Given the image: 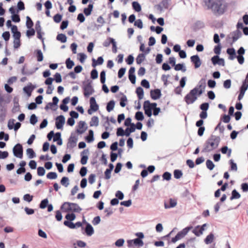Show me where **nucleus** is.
Segmentation results:
<instances>
[{
	"instance_id": "f257e3e1",
	"label": "nucleus",
	"mask_w": 248,
	"mask_h": 248,
	"mask_svg": "<svg viewBox=\"0 0 248 248\" xmlns=\"http://www.w3.org/2000/svg\"><path fill=\"white\" fill-rule=\"evenodd\" d=\"M208 9H210L215 15H221L224 13L227 4L224 0H203Z\"/></svg>"
},
{
	"instance_id": "f03ea898",
	"label": "nucleus",
	"mask_w": 248,
	"mask_h": 248,
	"mask_svg": "<svg viewBox=\"0 0 248 248\" xmlns=\"http://www.w3.org/2000/svg\"><path fill=\"white\" fill-rule=\"evenodd\" d=\"M220 138L218 136L212 135L205 142L203 152H210L216 149L219 143Z\"/></svg>"
},
{
	"instance_id": "7ed1b4c3",
	"label": "nucleus",
	"mask_w": 248,
	"mask_h": 248,
	"mask_svg": "<svg viewBox=\"0 0 248 248\" xmlns=\"http://www.w3.org/2000/svg\"><path fill=\"white\" fill-rule=\"evenodd\" d=\"M197 96H198V93L196 92V90L192 89L186 95L184 99L187 104H191L197 99Z\"/></svg>"
},
{
	"instance_id": "20e7f679",
	"label": "nucleus",
	"mask_w": 248,
	"mask_h": 248,
	"mask_svg": "<svg viewBox=\"0 0 248 248\" xmlns=\"http://www.w3.org/2000/svg\"><path fill=\"white\" fill-rule=\"evenodd\" d=\"M206 87V80L204 78H202L198 82V85L193 89H196L198 93V96L201 95L204 92Z\"/></svg>"
},
{
	"instance_id": "39448f33",
	"label": "nucleus",
	"mask_w": 248,
	"mask_h": 248,
	"mask_svg": "<svg viewBox=\"0 0 248 248\" xmlns=\"http://www.w3.org/2000/svg\"><path fill=\"white\" fill-rule=\"evenodd\" d=\"M83 84L84 95L85 97H88L93 93L94 90L91 83L89 82L87 83L86 82H84L83 83Z\"/></svg>"
},
{
	"instance_id": "423d86ee",
	"label": "nucleus",
	"mask_w": 248,
	"mask_h": 248,
	"mask_svg": "<svg viewBox=\"0 0 248 248\" xmlns=\"http://www.w3.org/2000/svg\"><path fill=\"white\" fill-rule=\"evenodd\" d=\"M14 155L19 158L23 157V147L21 144H16L13 149Z\"/></svg>"
},
{
	"instance_id": "0eeeda50",
	"label": "nucleus",
	"mask_w": 248,
	"mask_h": 248,
	"mask_svg": "<svg viewBox=\"0 0 248 248\" xmlns=\"http://www.w3.org/2000/svg\"><path fill=\"white\" fill-rule=\"evenodd\" d=\"M78 140V138L76 135L74 133H72L68 139V141L67 144V148L72 149L76 147L77 145Z\"/></svg>"
},
{
	"instance_id": "6e6552de",
	"label": "nucleus",
	"mask_w": 248,
	"mask_h": 248,
	"mask_svg": "<svg viewBox=\"0 0 248 248\" xmlns=\"http://www.w3.org/2000/svg\"><path fill=\"white\" fill-rule=\"evenodd\" d=\"M242 32L239 30H236V31L230 33L228 35V38L229 39L232 38V43L236 42L239 38H240L242 36Z\"/></svg>"
},
{
	"instance_id": "1a4fd4ad",
	"label": "nucleus",
	"mask_w": 248,
	"mask_h": 248,
	"mask_svg": "<svg viewBox=\"0 0 248 248\" xmlns=\"http://www.w3.org/2000/svg\"><path fill=\"white\" fill-rule=\"evenodd\" d=\"M56 127L57 129H62L65 123V117L63 115H60L56 119Z\"/></svg>"
},
{
	"instance_id": "9d476101",
	"label": "nucleus",
	"mask_w": 248,
	"mask_h": 248,
	"mask_svg": "<svg viewBox=\"0 0 248 248\" xmlns=\"http://www.w3.org/2000/svg\"><path fill=\"white\" fill-rule=\"evenodd\" d=\"M191 62L194 64L195 68H198L202 64V62L198 55H193L190 57Z\"/></svg>"
},
{
	"instance_id": "9b49d317",
	"label": "nucleus",
	"mask_w": 248,
	"mask_h": 248,
	"mask_svg": "<svg viewBox=\"0 0 248 248\" xmlns=\"http://www.w3.org/2000/svg\"><path fill=\"white\" fill-rule=\"evenodd\" d=\"M192 228V226L187 227L178 232L176 234L179 240L184 238L188 233V232Z\"/></svg>"
},
{
	"instance_id": "f8f14e48",
	"label": "nucleus",
	"mask_w": 248,
	"mask_h": 248,
	"mask_svg": "<svg viewBox=\"0 0 248 248\" xmlns=\"http://www.w3.org/2000/svg\"><path fill=\"white\" fill-rule=\"evenodd\" d=\"M151 97L153 100H157L161 96V91L159 89L151 90L150 92Z\"/></svg>"
},
{
	"instance_id": "ddd939ff",
	"label": "nucleus",
	"mask_w": 248,
	"mask_h": 248,
	"mask_svg": "<svg viewBox=\"0 0 248 248\" xmlns=\"http://www.w3.org/2000/svg\"><path fill=\"white\" fill-rule=\"evenodd\" d=\"M85 122L84 121H80L78 123V128L77 129V132L78 134H83L87 129V127H85Z\"/></svg>"
},
{
	"instance_id": "4468645a",
	"label": "nucleus",
	"mask_w": 248,
	"mask_h": 248,
	"mask_svg": "<svg viewBox=\"0 0 248 248\" xmlns=\"http://www.w3.org/2000/svg\"><path fill=\"white\" fill-rule=\"evenodd\" d=\"M35 30L37 33V37L44 42V38L42 36V28L40 21H37L35 24Z\"/></svg>"
},
{
	"instance_id": "2eb2a0df",
	"label": "nucleus",
	"mask_w": 248,
	"mask_h": 248,
	"mask_svg": "<svg viewBox=\"0 0 248 248\" xmlns=\"http://www.w3.org/2000/svg\"><path fill=\"white\" fill-rule=\"evenodd\" d=\"M90 108L94 111H96L98 108L99 106L96 102L95 99L93 97H92L90 100Z\"/></svg>"
},
{
	"instance_id": "dca6fc26",
	"label": "nucleus",
	"mask_w": 248,
	"mask_h": 248,
	"mask_svg": "<svg viewBox=\"0 0 248 248\" xmlns=\"http://www.w3.org/2000/svg\"><path fill=\"white\" fill-rule=\"evenodd\" d=\"M85 232L88 236H91L94 233V230L92 225L87 223L86 227L85 229Z\"/></svg>"
},
{
	"instance_id": "f3484780",
	"label": "nucleus",
	"mask_w": 248,
	"mask_h": 248,
	"mask_svg": "<svg viewBox=\"0 0 248 248\" xmlns=\"http://www.w3.org/2000/svg\"><path fill=\"white\" fill-rule=\"evenodd\" d=\"M227 53L229 55V59L231 60H233L236 57L235 51L233 48H228Z\"/></svg>"
},
{
	"instance_id": "a211bd4d",
	"label": "nucleus",
	"mask_w": 248,
	"mask_h": 248,
	"mask_svg": "<svg viewBox=\"0 0 248 248\" xmlns=\"http://www.w3.org/2000/svg\"><path fill=\"white\" fill-rule=\"evenodd\" d=\"M70 207V211H73L74 212L79 213L82 209L79 206V205L75 203H72V204H69Z\"/></svg>"
},
{
	"instance_id": "6ab92c4d",
	"label": "nucleus",
	"mask_w": 248,
	"mask_h": 248,
	"mask_svg": "<svg viewBox=\"0 0 248 248\" xmlns=\"http://www.w3.org/2000/svg\"><path fill=\"white\" fill-rule=\"evenodd\" d=\"M192 232L197 236H200L203 233V229H201V226L198 225L192 230Z\"/></svg>"
},
{
	"instance_id": "aec40b11",
	"label": "nucleus",
	"mask_w": 248,
	"mask_h": 248,
	"mask_svg": "<svg viewBox=\"0 0 248 248\" xmlns=\"http://www.w3.org/2000/svg\"><path fill=\"white\" fill-rule=\"evenodd\" d=\"M177 205V202L176 200L170 199V204L165 203L164 207L166 209L174 207Z\"/></svg>"
},
{
	"instance_id": "412c9836",
	"label": "nucleus",
	"mask_w": 248,
	"mask_h": 248,
	"mask_svg": "<svg viewBox=\"0 0 248 248\" xmlns=\"http://www.w3.org/2000/svg\"><path fill=\"white\" fill-rule=\"evenodd\" d=\"M136 126L134 124H131L130 128H126L125 130V135L127 137L129 136L131 133L134 132L135 131Z\"/></svg>"
},
{
	"instance_id": "4be33fe9",
	"label": "nucleus",
	"mask_w": 248,
	"mask_h": 248,
	"mask_svg": "<svg viewBox=\"0 0 248 248\" xmlns=\"http://www.w3.org/2000/svg\"><path fill=\"white\" fill-rule=\"evenodd\" d=\"M99 124V119L97 116H93L90 122V125L91 126H97Z\"/></svg>"
},
{
	"instance_id": "5701e85b",
	"label": "nucleus",
	"mask_w": 248,
	"mask_h": 248,
	"mask_svg": "<svg viewBox=\"0 0 248 248\" xmlns=\"http://www.w3.org/2000/svg\"><path fill=\"white\" fill-rule=\"evenodd\" d=\"M136 93L137 94L138 97L140 100L142 99L144 96V92L143 89L139 87L136 89Z\"/></svg>"
},
{
	"instance_id": "b1692460",
	"label": "nucleus",
	"mask_w": 248,
	"mask_h": 248,
	"mask_svg": "<svg viewBox=\"0 0 248 248\" xmlns=\"http://www.w3.org/2000/svg\"><path fill=\"white\" fill-rule=\"evenodd\" d=\"M214 239V235L213 233H210L206 236L204 239V242L206 244H210L212 243Z\"/></svg>"
},
{
	"instance_id": "393cba45",
	"label": "nucleus",
	"mask_w": 248,
	"mask_h": 248,
	"mask_svg": "<svg viewBox=\"0 0 248 248\" xmlns=\"http://www.w3.org/2000/svg\"><path fill=\"white\" fill-rule=\"evenodd\" d=\"M143 108L145 111V114L147 115L148 117H151L152 114V108L144 103Z\"/></svg>"
},
{
	"instance_id": "a878e982",
	"label": "nucleus",
	"mask_w": 248,
	"mask_h": 248,
	"mask_svg": "<svg viewBox=\"0 0 248 248\" xmlns=\"http://www.w3.org/2000/svg\"><path fill=\"white\" fill-rule=\"evenodd\" d=\"M93 9V4H90L87 8L84 9V13L86 16H89L91 15V12Z\"/></svg>"
},
{
	"instance_id": "bb28decb",
	"label": "nucleus",
	"mask_w": 248,
	"mask_h": 248,
	"mask_svg": "<svg viewBox=\"0 0 248 248\" xmlns=\"http://www.w3.org/2000/svg\"><path fill=\"white\" fill-rule=\"evenodd\" d=\"M241 197L240 194L237 191L236 189H233L232 192V196L230 198L231 200L233 199H239Z\"/></svg>"
},
{
	"instance_id": "cd10ccee",
	"label": "nucleus",
	"mask_w": 248,
	"mask_h": 248,
	"mask_svg": "<svg viewBox=\"0 0 248 248\" xmlns=\"http://www.w3.org/2000/svg\"><path fill=\"white\" fill-rule=\"evenodd\" d=\"M221 151L223 154L227 153L228 157H230L231 155L232 150L231 149H229L228 147L226 146L222 147L221 149Z\"/></svg>"
},
{
	"instance_id": "c85d7f7f",
	"label": "nucleus",
	"mask_w": 248,
	"mask_h": 248,
	"mask_svg": "<svg viewBox=\"0 0 248 248\" xmlns=\"http://www.w3.org/2000/svg\"><path fill=\"white\" fill-rule=\"evenodd\" d=\"M26 154L29 158H33L35 157V154L31 148H28L26 150Z\"/></svg>"
},
{
	"instance_id": "c756f323",
	"label": "nucleus",
	"mask_w": 248,
	"mask_h": 248,
	"mask_svg": "<svg viewBox=\"0 0 248 248\" xmlns=\"http://www.w3.org/2000/svg\"><path fill=\"white\" fill-rule=\"evenodd\" d=\"M56 38L57 40L61 41L62 43H65L67 40V37L66 35L62 33L59 34L57 36Z\"/></svg>"
},
{
	"instance_id": "7c9ffc66",
	"label": "nucleus",
	"mask_w": 248,
	"mask_h": 248,
	"mask_svg": "<svg viewBox=\"0 0 248 248\" xmlns=\"http://www.w3.org/2000/svg\"><path fill=\"white\" fill-rule=\"evenodd\" d=\"M86 140H87L88 142H91L93 141V131L92 130H90L89 131V135L86 137Z\"/></svg>"
},
{
	"instance_id": "2f4dec72",
	"label": "nucleus",
	"mask_w": 248,
	"mask_h": 248,
	"mask_svg": "<svg viewBox=\"0 0 248 248\" xmlns=\"http://www.w3.org/2000/svg\"><path fill=\"white\" fill-rule=\"evenodd\" d=\"M132 7L134 10L137 12H139L141 10V6L137 1L132 2Z\"/></svg>"
},
{
	"instance_id": "473e14b6",
	"label": "nucleus",
	"mask_w": 248,
	"mask_h": 248,
	"mask_svg": "<svg viewBox=\"0 0 248 248\" xmlns=\"http://www.w3.org/2000/svg\"><path fill=\"white\" fill-rule=\"evenodd\" d=\"M115 102L113 100L110 101L107 104V110L108 112H110L114 108Z\"/></svg>"
},
{
	"instance_id": "72a5a7b5",
	"label": "nucleus",
	"mask_w": 248,
	"mask_h": 248,
	"mask_svg": "<svg viewBox=\"0 0 248 248\" xmlns=\"http://www.w3.org/2000/svg\"><path fill=\"white\" fill-rule=\"evenodd\" d=\"M174 69L176 71L182 70L184 72H185L186 71V68L184 66V64L181 63L176 64L174 67Z\"/></svg>"
},
{
	"instance_id": "f704fd0d",
	"label": "nucleus",
	"mask_w": 248,
	"mask_h": 248,
	"mask_svg": "<svg viewBox=\"0 0 248 248\" xmlns=\"http://www.w3.org/2000/svg\"><path fill=\"white\" fill-rule=\"evenodd\" d=\"M69 178L67 177H63L61 180V184L65 187H67L69 185Z\"/></svg>"
},
{
	"instance_id": "c9c22d12",
	"label": "nucleus",
	"mask_w": 248,
	"mask_h": 248,
	"mask_svg": "<svg viewBox=\"0 0 248 248\" xmlns=\"http://www.w3.org/2000/svg\"><path fill=\"white\" fill-rule=\"evenodd\" d=\"M65 63L66 65V67L68 69H71L73 66L74 65V62L71 60L70 58H68L65 62Z\"/></svg>"
},
{
	"instance_id": "e433bc0d",
	"label": "nucleus",
	"mask_w": 248,
	"mask_h": 248,
	"mask_svg": "<svg viewBox=\"0 0 248 248\" xmlns=\"http://www.w3.org/2000/svg\"><path fill=\"white\" fill-rule=\"evenodd\" d=\"M145 55L144 54H140L136 58V62L137 64H140L144 60Z\"/></svg>"
},
{
	"instance_id": "4c0bfd02",
	"label": "nucleus",
	"mask_w": 248,
	"mask_h": 248,
	"mask_svg": "<svg viewBox=\"0 0 248 248\" xmlns=\"http://www.w3.org/2000/svg\"><path fill=\"white\" fill-rule=\"evenodd\" d=\"M69 204H72L71 202H65L61 206V209L65 210V211H70V209L71 206Z\"/></svg>"
},
{
	"instance_id": "58836bf2",
	"label": "nucleus",
	"mask_w": 248,
	"mask_h": 248,
	"mask_svg": "<svg viewBox=\"0 0 248 248\" xmlns=\"http://www.w3.org/2000/svg\"><path fill=\"white\" fill-rule=\"evenodd\" d=\"M46 177L48 179H55L57 178V174L55 172H50L46 175Z\"/></svg>"
},
{
	"instance_id": "ea45409f",
	"label": "nucleus",
	"mask_w": 248,
	"mask_h": 248,
	"mask_svg": "<svg viewBox=\"0 0 248 248\" xmlns=\"http://www.w3.org/2000/svg\"><path fill=\"white\" fill-rule=\"evenodd\" d=\"M135 117V119L138 121H142L144 119V116L141 111L137 112Z\"/></svg>"
},
{
	"instance_id": "a19ab883",
	"label": "nucleus",
	"mask_w": 248,
	"mask_h": 248,
	"mask_svg": "<svg viewBox=\"0 0 248 248\" xmlns=\"http://www.w3.org/2000/svg\"><path fill=\"white\" fill-rule=\"evenodd\" d=\"M206 167L207 168L210 170H213V169L215 167V165L213 163V162L210 159H208L207 160L206 162Z\"/></svg>"
},
{
	"instance_id": "79ce46f5",
	"label": "nucleus",
	"mask_w": 248,
	"mask_h": 248,
	"mask_svg": "<svg viewBox=\"0 0 248 248\" xmlns=\"http://www.w3.org/2000/svg\"><path fill=\"white\" fill-rule=\"evenodd\" d=\"M173 174L174 178L178 179L180 178L182 176L183 173L182 171L180 170H175L174 171Z\"/></svg>"
},
{
	"instance_id": "37998d69",
	"label": "nucleus",
	"mask_w": 248,
	"mask_h": 248,
	"mask_svg": "<svg viewBox=\"0 0 248 248\" xmlns=\"http://www.w3.org/2000/svg\"><path fill=\"white\" fill-rule=\"evenodd\" d=\"M26 26L28 29H31L33 25V23L31 18L27 16L26 17Z\"/></svg>"
},
{
	"instance_id": "c03bdc74",
	"label": "nucleus",
	"mask_w": 248,
	"mask_h": 248,
	"mask_svg": "<svg viewBox=\"0 0 248 248\" xmlns=\"http://www.w3.org/2000/svg\"><path fill=\"white\" fill-rule=\"evenodd\" d=\"M63 224L65 226L68 227L70 229L76 228V226L75 225V224L70 221L65 220L64 221Z\"/></svg>"
},
{
	"instance_id": "a18cd8bd",
	"label": "nucleus",
	"mask_w": 248,
	"mask_h": 248,
	"mask_svg": "<svg viewBox=\"0 0 248 248\" xmlns=\"http://www.w3.org/2000/svg\"><path fill=\"white\" fill-rule=\"evenodd\" d=\"M36 57L38 62H42L43 60V55L41 50H37Z\"/></svg>"
},
{
	"instance_id": "49530a36",
	"label": "nucleus",
	"mask_w": 248,
	"mask_h": 248,
	"mask_svg": "<svg viewBox=\"0 0 248 248\" xmlns=\"http://www.w3.org/2000/svg\"><path fill=\"white\" fill-rule=\"evenodd\" d=\"M46 170L45 169L42 167H39L37 168V174L38 176H42L45 174Z\"/></svg>"
},
{
	"instance_id": "de8ad7c7",
	"label": "nucleus",
	"mask_w": 248,
	"mask_h": 248,
	"mask_svg": "<svg viewBox=\"0 0 248 248\" xmlns=\"http://www.w3.org/2000/svg\"><path fill=\"white\" fill-rule=\"evenodd\" d=\"M248 87V84H247L246 80H245L243 81L242 85L240 88V92L245 93Z\"/></svg>"
},
{
	"instance_id": "09e8293b",
	"label": "nucleus",
	"mask_w": 248,
	"mask_h": 248,
	"mask_svg": "<svg viewBox=\"0 0 248 248\" xmlns=\"http://www.w3.org/2000/svg\"><path fill=\"white\" fill-rule=\"evenodd\" d=\"M133 243L136 245L139 246V247H142L143 246L144 243L142 240L139 238H136L133 240Z\"/></svg>"
},
{
	"instance_id": "8fccbe9b",
	"label": "nucleus",
	"mask_w": 248,
	"mask_h": 248,
	"mask_svg": "<svg viewBox=\"0 0 248 248\" xmlns=\"http://www.w3.org/2000/svg\"><path fill=\"white\" fill-rule=\"evenodd\" d=\"M48 203V201L47 199H45L42 200L41 202V203L39 205L40 208L41 209L45 208L47 206Z\"/></svg>"
},
{
	"instance_id": "3c124183",
	"label": "nucleus",
	"mask_w": 248,
	"mask_h": 248,
	"mask_svg": "<svg viewBox=\"0 0 248 248\" xmlns=\"http://www.w3.org/2000/svg\"><path fill=\"white\" fill-rule=\"evenodd\" d=\"M37 118L35 114H33L31 116L30 122L31 124L34 125L37 122Z\"/></svg>"
},
{
	"instance_id": "603ef678",
	"label": "nucleus",
	"mask_w": 248,
	"mask_h": 248,
	"mask_svg": "<svg viewBox=\"0 0 248 248\" xmlns=\"http://www.w3.org/2000/svg\"><path fill=\"white\" fill-rule=\"evenodd\" d=\"M33 89H34V87L32 88L31 86H27V87H25L23 88V90L26 93H27L28 94V95L29 96H30L31 94V93L32 91V90H33Z\"/></svg>"
},
{
	"instance_id": "864d4df0",
	"label": "nucleus",
	"mask_w": 248,
	"mask_h": 248,
	"mask_svg": "<svg viewBox=\"0 0 248 248\" xmlns=\"http://www.w3.org/2000/svg\"><path fill=\"white\" fill-rule=\"evenodd\" d=\"M15 120L14 119H10L8 121L7 126L9 129L11 130L13 129L15 125Z\"/></svg>"
},
{
	"instance_id": "5fc2aeb1",
	"label": "nucleus",
	"mask_w": 248,
	"mask_h": 248,
	"mask_svg": "<svg viewBox=\"0 0 248 248\" xmlns=\"http://www.w3.org/2000/svg\"><path fill=\"white\" fill-rule=\"evenodd\" d=\"M209 105L208 103H204L200 105V108L202 111H206L209 108Z\"/></svg>"
},
{
	"instance_id": "6e6d98bb",
	"label": "nucleus",
	"mask_w": 248,
	"mask_h": 248,
	"mask_svg": "<svg viewBox=\"0 0 248 248\" xmlns=\"http://www.w3.org/2000/svg\"><path fill=\"white\" fill-rule=\"evenodd\" d=\"M140 49L142 52H144L146 54H148L150 51V48L149 47H147L146 50H145V46L144 44H141L140 45Z\"/></svg>"
},
{
	"instance_id": "4d7b16f0",
	"label": "nucleus",
	"mask_w": 248,
	"mask_h": 248,
	"mask_svg": "<svg viewBox=\"0 0 248 248\" xmlns=\"http://www.w3.org/2000/svg\"><path fill=\"white\" fill-rule=\"evenodd\" d=\"M134 25L138 27L140 29H142L143 28V23L142 20L140 19H137L135 21Z\"/></svg>"
},
{
	"instance_id": "13d9d810",
	"label": "nucleus",
	"mask_w": 248,
	"mask_h": 248,
	"mask_svg": "<svg viewBox=\"0 0 248 248\" xmlns=\"http://www.w3.org/2000/svg\"><path fill=\"white\" fill-rule=\"evenodd\" d=\"M230 163L231 164V170H234V171H237V166L235 163L233 162V160L232 159H231L230 160Z\"/></svg>"
},
{
	"instance_id": "bf43d9fd",
	"label": "nucleus",
	"mask_w": 248,
	"mask_h": 248,
	"mask_svg": "<svg viewBox=\"0 0 248 248\" xmlns=\"http://www.w3.org/2000/svg\"><path fill=\"white\" fill-rule=\"evenodd\" d=\"M124 242V239H122V238L119 239L115 242V245L116 247H121L123 246Z\"/></svg>"
},
{
	"instance_id": "052dcab7",
	"label": "nucleus",
	"mask_w": 248,
	"mask_h": 248,
	"mask_svg": "<svg viewBox=\"0 0 248 248\" xmlns=\"http://www.w3.org/2000/svg\"><path fill=\"white\" fill-rule=\"evenodd\" d=\"M65 218L68 220V221H73L76 218V216L74 214L71 213V214H68L66 215Z\"/></svg>"
},
{
	"instance_id": "680f3d73",
	"label": "nucleus",
	"mask_w": 248,
	"mask_h": 248,
	"mask_svg": "<svg viewBox=\"0 0 248 248\" xmlns=\"http://www.w3.org/2000/svg\"><path fill=\"white\" fill-rule=\"evenodd\" d=\"M116 135L117 136H124L125 135V131L123 128L119 127L117 128Z\"/></svg>"
},
{
	"instance_id": "e2e57ef3",
	"label": "nucleus",
	"mask_w": 248,
	"mask_h": 248,
	"mask_svg": "<svg viewBox=\"0 0 248 248\" xmlns=\"http://www.w3.org/2000/svg\"><path fill=\"white\" fill-rule=\"evenodd\" d=\"M221 45L218 44L217 46H216L215 47V48L214 49V53L215 54H217V55L220 54V52H221Z\"/></svg>"
},
{
	"instance_id": "0e129e2a",
	"label": "nucleus",
	"mask_w": 248,
	"mask_h": 248,
	"mask_svg": "<svg viewBox=\"0 0 248 248\" xmlns=\"http://www.w3.org/2000/svg\"><path fill=\"white\" fill-rule=\"evenodd\" d=\"M2 37L5 41H7L9 40L10 37V34L9 31H5L2 34Z\"/></svg>"
},
{
	"instance_id": "69168bd1",
	"label": "nucleus",
	"mask_w": 248,
	"mask_h": 248,
	"mask_svg": "<svg viewBox=\"0 0 248 248\" xmlns=\"http://www.w3.org/2000/svg\"><path fill=\"white\" fill-rule=\"evenodd\" d=\"M91 77L94 79L98 78V72L96 69H93L91 73Z\"/></svg>"
},
{
	"instance_id": "338daca9",
	"label": "nucleus",
	"mask_w": 248,
	"mask_h": 248,
	"mask_svg": "<svg viewBox=\"0 0 248 248\" xmlns=\"http://www.w3.org/2000/svg\"><path fill=\"white\" fill-rule=\"evenodd\" d=\"M62 18V16L60 14H56L53 17L54 21L56 23H59Z\"/></svg>"
},
{
	"instance_id": "774afa93",
	"label": "nucleus",
	"mask_w": 248,
	"mask_h": 248,
	"mask_svg": "<svg viewBox=\"0 0 248 248\" xmlns=\"http://www.w3.org/2000/svg\"><path fill=\"white\" fill-rule=\"evenodd\" d=\"M115 196L118 198V200H122L124 199V195L122 191L118 190L116 192Z\"/></svg>"
}]
</instances>
